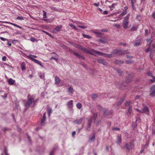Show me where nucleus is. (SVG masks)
Here are the masks:
<instances>
[{"instance_id": "nucleus-62", "label": "nucleus", "mask_w": 155, "mask_h": 155, "mask_svg": "<svg viewBox=\"0 0 155 155\" xmlns=\"http://www.w3.org/2000/svg\"><path fill=\"white\" fill-rule=\"evenodd\" d=\"M108 13V12L107 11H104L103 12V14L104 15H107Z\"/></svg>"}, {"instance_id": "nucleus-4", "label": "nucleus", "mask_w": 155, "mask_h": 155, "mask_svg": "<svg viewBox=\"0 0 155 155\" xmlns=\"http://www.w3.org/2000/svg\"><path fill=\"white\" fill-rule=\"evenodd\" d=\"M87 53L96 56L97 55L101 56L102 54H104L103 53L98 51L94 49H91L90 51H87Z\"/></svg>"}, {"instance_id": "nucleus-10", "label": "nucleus", "mask_w": 155, "mask_h": 155, "mask_svg": "<svg viewBox=\"0 0 155 155\" xmlns=\"http://www.w3.org/2000/svg\"><path fill=\"white\" fill-rule=\"evenodd\" d=\"M119 49L120 51L118 53L119 55H122L125 54H128L129 53V51L127 50L121 51L120 49Z\"/></svg>"}, {"instance_id": "nucleus-40", "label": "nucleus", "mask_w": 155, "mask_h": 155, "mask_svg": "<svg viewBox=\"0 0 155 155\" xmlns=\"http://www.w3.org/2000/svg\"><path fill=\"white\" fill-rule=\"evenodd\" d=\"M69 25L70 27L73 28L74 29L76 30H77V28L76 27L74 26L73 24H69Z\"/></svg>"}, {"instance_id": "nucleus-12", "label": "nucleus", "mask_w": 155, "mask_h": 155, "mask_svg": "<svg viewBox=\"0 0 155 155\" xmlns=\"http://www.w3.org/2000/svg\"><path fill=\"white\" fill-rule=\"evenodd\" d=\"M120 51V49H115L114 50H113L111 52V53L112 56H113L114 55L116 54H117V53H118Z\"/></svg>"}, {"instance_id": "nucleus-52", "label": "nucleus", "mask_w": 155, "mask_h": 155, "mask_svg": "<svg viewBox=\"0 0 155 155\" xmlns=\"http://www.w3.org/2000/svg\"><path fill=\"white\" fill-rule=\"evenodd\" d=\"M78 58H81L83 60H84L85 59V58L83 57L82 55H79V56L78 57Z\"/></svg>"}, {"instance_id": "nucleus-13", "label": "nucleus", "mask_w": 155, "mask_h": 155, "mask_svg": "<svg viewBox=\"0 0 155 155\" xmlns=\"http://www.w3.org/2000/svg\"><path fill=\"white\" fill-rule=\"evenodd\" d=\"M124 9L122 14L120 15L122 16L124 15L127 14V11L128 9V7L127 6H126L124 7Z\"/></svg>"}, {"instance_id": "nucleus-45", "label": "nucleus", "mask_w": 155, "mask_h": 155, "mask_svg": "<svg viewBox=\"0 0 155 155\" xmlns=\"http://www.w3.org/2000/svg\"><path fill=\"white\" fill-rule=\"evenodd\" d=\"M43 18H47V16H46V12L45 11H43Z\"/></svg>"}, {"instance_id": "nucleus-16", "label": "nucleus", "mask_w": 155, "mask_h": 155, "mask_svg": "<svg viewBox=\"0 0 155 155\" xmlns=\"http://www.w3.org/2000/svg\"><path fill=\"white\" fill-rule=\"evenodd\" d=\"M67 105L68 107L70 108L73 107V101L71 100L68 102Z\"/></svg>"}, {"instance_id": "nucleus-8", "label": "nucleus", "mask_w": 155, "mask_h": 155, "mask_svg": "<svg viewBox=\"0 0 155 155\" xmlns=\"http://www.w3.org/2000/svg\"><path fill=\"white\" fill-rule=\"evenodd\" d=\"M97 61L98 63L102 64L104 66H107V64L106 61L103 59H98L97 60Z\"/></svg>"}, {"instance_id": "nucleus-1", "label": "nucleus", "mask_w": 155, "mask_h": 155, "mask_svg": "<svg viewBox=\"0 0 155 155\" xmlns=\"http://www.w3.org/2000/svg\"><path fill=\"white\" fill-rule=\"evenodd\" d=\"M129 17L130 15L127 14L124 19L123 21V26L124 29H127L129 28L128 27V25Z\"/></svg>"}, {"instance_id": "nucleus-28", "label": "nucleus", "mask_w": 155, "mask_h": 155, "mask_svg": "<svg viewBox=\"0 0 155 155\" xmlns=\"http://www.w3.org/2000/svg\"><path fill=\"white\" fill-rule=\"evenodd\" d=\"M21 69L22 71L25 70V64L24 62H23L21 65Z\"/></svg>"}, {"instance_id": "nucleus-3", "label": "nucleus", "mask_w": 155, "mask_h": 155, "mask_svg": "<svg viewBox=\"0 0 155 155\" xmlns=\"http://www.w3.org/2000/svg\"><path fill=\"white\" fill-rule=\"evenodd\" d=\"M96 116V115L94 114L93 117H91L89 119L86 128V130L87 131L90 130L91 126V122H92V121L95 120V117Z\"/></svg>"}, {"instance_id": "nucleus-24", "label": "nucleus", "mask_w": 155, "mask_h": 155, "mask_svg": "<svg viewBox=\"0 0 155 155\" xmlns=\"http://www.w3.org/2000/svg\"><path fill=\"white\" fill-rule=\"evenodd\" d=\"M115 70L117 72V73L120 75H121L122 74V71H121L120 69L119 68H115Z\"/></svg>"}, {"instance_id": "nucleus-44", "label": "nucleus", "mask_w": 155, "mask_h": 155, "mask_svg": "<svg viewBox=\"0 0 155 155\" xmlns=\"http://www.w3.org/2000/svg\"><path fill=\"white\" fill-rule=\"evenodd\" d=\"M137 29V28L136 26H133L131 28L130 30L132 31H134L136 30Z\"/></svg>"}, {"instance_id": "nucleus-55", "label": "nucleus", "mask_w": 155, "mask_h": 155, "mask_svg": "<svg viewBox=\"0 0 155 155\" xmlns=\"http://www.w3.org/2000/svg\"><path fill=\"white\" fill-rule=\"evenodd\" d=\"M51 8L54 11H58L57 9L55 7H51Z\"/></svg>"}, {"instance_id": "nucleus-21", "label": "nucleus", "mask_w": 155, "mask_h": 155, "mask_svg": "<svg viewBox=\"0 0 155 155\" xmlns=\"http://www.w3.org/2000/svg\"><path fill=\"white\" fill-rule=\"evenodd\" d=\"M83 118H81L80 119L76 120L75 122H76V123L77 124H80L81 123V122H82L83 120Z\"/></svg>"}, {"instance_id": "nucleus-27", "label": "nucleus", "mask_w": 155, "mask_h": 155, "mask_svg": "<svg viewBox=\"0 0 155 155\" xmlns=\"http://www.w3.org/2000/svg\"><path fill=\"white\" fill-rule=\"evenodd\" d=\"M125 62L126 64H132L134 63V61L130 59L129 60H126L125 61Z\"/></svg>"}, {"instance_id": "nucleus-51", "label": "nucleus", "mask_w": 155, "mask_h": 155, "mask_svg": "<svg viewBox=\"0 0 155 155\" xmlns=\"http://www.w3.org/2000/svg\"><path fill=\"white\" fill-rule=\"evenodd\" d=\"M78 26L79 27H80V28H82V29H85L86 28V27L84 26H81V25H78Z\"/></svg>"}, {"instance_id": "nucleus-23", "label": "nucleus", "mask_w": 155, "mask_h": 155, "mask_svg": "<svg viewBox=\"0 0 155 155\" xmlns=\"http://www.w3.org/2000/svg\"><path fill=\"white\" fill-rule=\"evenodd\" d=\"M124 63L123 61H119L118 60H116L115 61V63L117 64L120 65L123 64Z\"/></svg>"}, {"instance_id": "nucleus-32", "label": "nucleus", "mask_w": 155, "mask_h": 155, "mask_svg": "<svg viewBox=\"0 0 155 155\" xmlns=\"http://www.w3.org/2000/svg\"><path fill=\"white\" fill-rule=\"evenodd\" d=\"M48 113V116L49 117L50 114L52 113V110L51 108L48 107L47 110Z\"/></svg>"}, {"instance_id": "nucleus-57", "label": "nucleus", "mask_w": 155, "mask_h": 155, "mask_svg": "<svg viewBox=\"0 0 155 155\" xmlns=\"http://www.w3.org/2000/svg\"><path fill=\"white\" fill-rule=\"evenodd\" d=\"M101 31L102 32H107V29H103L101 30Z\"/></svg>"}, {"instance_id": "nucleus-7", "label": "nucleus", "mask_w": 155, "mask_h": 155, "mask_svg": "<svg viewBox=\"0 0 155 155\" xmlns=\"http://www.w3.org/2000/svg\"><path fill=\"white\" fill-rule=\"evenodd\" d=\"M62 26L61 25H60L56 26L53 30V32L55 33H57L58 31H60L62 28Z\"/></svg>"}, {"instance_id": "nucleus-15", "label": "nucleus", "mask_w": 155, "mask_h": 155, "mask_svg": "<svg viewBox=\"0 0 155 155\" xmlns=\"http://www.w3.org/2000/svg\"><path fill=\"white\" fill-rule=\"evenodd\" d=\"M8 84L10 85H13L15 82V80L10 78L8 80Z\"/></svg>"}, {"instance_id": "nucleus-58", "label": "nucleus", "mask_w": 155, "mask_h": 155, "mask_svg": "<svg viewBox=\"0 0 155 155\" xmlns=\"http://www.w3.org/2000/svg\"><path fill=\"white\" fill-rule=\"evenodd\" d=\"M6 56H3L2 58V60L3 61H5L6 60Z\"/></svg>"}, {"instance_id": "nucleus-41", "label": "nucleus", "mask_w": 155, "mask_h": 155, "mask_svg": "<svg viewBox=\"0 0 155 155\" xmlns=\"http://www.w3.org/2000/svg\"><path fill=\"white\" fill-rule=\"evenodd\" d=\"M10 24H11L12 25L15 26L16 27H17L18 28H21V27L20 26H19V25H17L16 24H14V23H11Z\"/></svg>"}, {"instance_id": "nucleus-49", "label": "nucleus", "mask_w": 155, "mask_h": 155, "mask_svg": "<svg viewBox=\"0 0 155 155\" xmlns=\"http://www.w3.org/2000/svg\"><path fill=\"white\" fill-rule=\"evenodd\" d=\"M127 58L130 59H132L133 58V57L131 56L127 55L126 56Z\"/></svg>"}, {"instance_id": "nucleus-20", "label": "nucleus", "mask_w": 155, "mask_h": 155, "mask_svg": "<svg viewBox=\"0 0 155 155\" xmlns=\"http://www.w3.org/2000/svg\"><path fill=\"white\" fill-rule=\"evenodd\" d=\"M145 107H144L143 109H142L141 110H139V109L136 108L135 109V110L138 111L140 113H144L145 112Z\"/></svg>"}, {"instance_id": "nucleus-47", "label": "nucleus", "mask_w": 155, "mask_h": 155, "mask_svg": "<svg viewBox=\"0 0 155 155\" xmlns=\"http://www.w3.org/2000/svg\"><path fill=\"white\" fill-rule=\"evenodd\" d=\"M132 127L134 129L137 127V125L136 123H134L133 124H132Z\"/></svg>"}, {"instance_id": "nucleus-30", "label": "nucleus", "mask_w": 155, "mask_h": 155, "mask_svg": "<svg viewBox=\"0 0 155 155\" xmlns=\"http://www.w3.org/2000/svg\"><path fill=\"white\" fill-rule=\"evenodd\" d=\"M91 97L92 99L94 100L97 97V95L96 94H93L91 95Z\"/></svg>"}, {"instance_id": "nucleus-17", "label": "nucleus", "mask_w": 155, "mask_h": 155, "mask_svg": "<svg viewBox=\"0 0 155 155\" xmlns=\"http://www.w3.org/2000/svg\"><path fill=\"white\" fill-rule=\"evenodd\" d=\"M32 61L35 62V63L39 64L41 67H43V66L41 64V62L39 61L38 60L35 59H32Z\"/></svg>"}, {"instance_id": "nucleus-22", "label": "nucleus", "mask_w": 155, "mask_h": 155, "mask_svg": "<svg viewBox=\"0 0 155 155\" xmlns=\"http://www.w3.org/2000/svg\"><path fill=\"white\" fill-rule=\"evenodd\" d=\"M0 94H4V95L3 96L2 94L1 95V96L2 97H3L4 98H7V94L6 93H5L4 91H0Z\"/></svg>"}, {"instance_id": "nucleus-63", "label": "nucleus", "mask_w": 155, "mask_h": 155, "mask_svg": "<svg viewBox=\"0 0 155 155\" xmlns=\"http://www.w3.org/2000/svg\"><path fill=\"white\" fill-rule=\"evenodd\" d=\"M74 54L76 56H77L78 57L79 56V55H80L79 54H78L77 53L75 52H74Z\"/></svg>"}, {"instance_id": "nucleus-11", "label": "nucleus", "mask_w": 155, "mask_h": 155, "mask_svg": "<svg viewBox=\"0 0 155 155\" xmlns=\"http://www.w3.org/2000/svg\"><path fill=\"white\" fill-rule=\"evenodd\" d=\"M121 136H117V140L116 141L117 144L118 145H120L121 143Z\"/></svg>"}, {"instance_id": "nucleus-2", "label": "nucleus", "mask_w": 155, "mask_h": 155, "mask_svg": "<svg viewBox=\"0 0 155 155\" xmlns=\"http://www.w3.org/2000/svg\"><path fill=\"white\" fill-rule=\"evenodd\" d=\"M37 102V101H34L33 98H29L27 102L25 104L26 107H28L31 106L33 107L35 105V104Z\"/></svg>"}, {"instance_id": "nucleus-5", "label": "nucleus", "mask_w": 155, "mask_h": 155, "mask_svg": "<svg viewBox=\"0 0 155 155\" xmlns=\"http://www.w3.org/2000/svg\"><path fill=\"white\" fill-rule=\"evenodd\" d=\"M125 147L126 149L129 150L132 149L134 147V145L133 142H130L129 143H126L125 145Z\"/></svg>"}, {"instance_id": "nucleus-61", "label": "nucleus", "mask_w": 155, "mask_h": 155, "mask_svg": "<svg viewBox=\"0 0 155 155\" xmlns=\"http://www.w3.org/2000/svg\"><path fill=\"white\" fill-rule=\"evenodd\" d=\"M94 5L95 6H97V7H98V6H99V3L98 2V3H94Z\"/></svg>"}, {"instance_id": "nucleus-50", "label": "nucleus", "mask_w": 155, "mask_h": 155, "mask_svg": "<svg viewBox=\"0 0 155 155\" xmlns=\"http://www.w3.org/2000/svg\"><path fill=\"white\" fill-rule=\"evenodd\" d=\"M149 109L147 107H146V114L149 115Z\"/></svg>"}, {"instance_id": "nucleus-48", "label": "nucleus", "mask_w": 155, "mask_h": 155, "mask_svg": "<svg viewBox=\"0 0 155 155\" xmlns=\"http://www.w3.org/2000/svg\"><path fill=\"white\" fill-rule=\"evenodd\" d=\"M30 40L32 42H34L36 41V39H35V38H31L30 39Z\"/></svg>"}, {"instance_id": "nucleus-56", "label": "nucleus", "mask_w": 155, "mask_h": 155, "mask_svg": "<svg viewBox=\"0 0 155 155\" xmlns=\"http://www.w3.org/2000/svg\"><path fill=\"white\" fill-rule=\"evenodd\" d=\"M8 130H9V129L7 128H4L2 129V130L4 132H5L6 131Z\"/></svg>"}, {"instance_id": "nucleus-26", "label": "nucleus", "mask_w": 155, "mask_h": 155, "mask_svg": "<svg viewBox=\"0 0 155 155\" xmlns=\"http://www.w3.org/2000/svg\"><path fill=\"white\" fill-rule=\"evenodd\" d=\"M78 47L81 49L82 50L86 52L87 53V51H88L86 48H85L81 46L78 45Z\"/></svg>"}, {"instance_id": "nucleus-60", "label": "nucleus", "mask_w": 155, "mask_h": 155, "mask_svg": "<svg viewBox=\"0 0 155 155\" xmlns=\"http://www.w3.org/2000/svg\"><path fill=\"white\" fill-rule=\"evenodd\" d=\"M12 42L13 43H14L16 42H18V41L17 40H12Z\"/></svg>"}, {"instance_id": "nucleus-29", "label": "nucleus", "mask_w": 155, "mask_h": 155, "mask_svg": "<svg viewBox=\"0 0 155 155\" xmlns=\"http://www.w3.org/2000/svg\"><path fill=\"white\" fill-rule=\"evenodd\" d=\"M97 41L99 42L104 44L106 41H107V40L104 39H98Z\"/></svg>"}, {"instance_id": "nucleus-25", "label": "nucleus", "mask_w": 155, "mask_h": 155, "mask_svg": "<svg viewBox=\"0 0 155 155\" xmlns=\"http://www.w3.org/2000/svg\"><path fill=\"white\" fill-rule=\"evenodd\" d=\"M132 102L130 101H126L125 102V105L126 106L128 107H130V106H132L131 105L132 104Z\"/></svg>"}, {"instance_id": "nucleus-9", "label": "nucleus", "mask_w": 155, "mask_h": 155, "mask_svg": "<svg viewBox=\"0 0 155 155\" xmlns=\"http://www.w3.org/2000/svg\"><path fill=\"white\" fill-rule=\"evenodd\" d=\"M150 91H151L150 94V95L151 97H153L155 96V85L152 86L150 88Z\"/></svg>"}, {"instance_id": "nucleus-18", "label": "nucleus", "mask_w": 155, "mask_h": 155, "mask_svg": "<svg viewBox=\"0 0 155 155\" xmlns=\"http://www.w3.org/2000/svg\"><path fill=\"white\" fill-rule=\"evenodd\" d=\"M61 80L59 78L58 76H56L55 77V84H59Z\"/></svg>"}, {"instance_id": "nucleus-19", "label": "nucleus", "mask_w": 155, "mask_h": 155, "mask_svg": "<svg viewBox=\"0 0 155 155\" xmlns=\"http://www.w3.org/2000/svg\"><path fill=\"white\" fill-rule=\"evenodd\" d=\"M104 55V57H107L108 58H110L113 57V56L112 55L111 53L110 54H105L104 53V54H102L101 55Z\"/></svg>"}, {"instance_id": "nucleus-46", "label": "nucleus", "mask_w": 155, "mask_h": 155, "mask_svg": "<svg viewBox=\"0 0 155 155\" xmlns=\"http://www.w3.org/2000/svg\"><path fill=\"white\" fill-rule=\"evenodd\" d=\"M55 150V149L54 148L53 149V150L51 151L50 155H54V152Z\"/></svg>"}, {"instance_id": "nucleus-14", "label": "nucleus", "mask_w": 155, "mask_h": 155, "mask_svg": "<svg viewBox=\"0 0 155 155\" xmlns=\"http://www.w3.org/2000/svg\"><path fill=\"white\" fill-rule=\"evenodd\" d=\"M126 83H129L132 79V77L131 75L129 74L128 75V77H127L126 78Z\"/></svg>"}, {"instance_id": "nucleus-64", "label": "nucleus", "mask_w": 155, "mask_h": 155, "mask_svg": "<svg viewBox=\"0 0 155 155\" xmlns=\"http://www.w3.org/2000/svg\"><path fill=\"white\" fill-rule=\"evenodd\" d=\"M152 16L153 18L155 19V11L153 13Z\"/></svg>"}, {"instance_id": "nucleus-38", "label": "nucleus", "mask_w": 155, "mask_h": 155, "mask_svg": "<svg viewBox=\"0 0 155 155\" xmlns=\"http://www.w3.org/2000/svg\"><path fill=\"white\" fill-rule=\"evenodd\" d=\"M76 106L77 108L80 109L81 107V103H78L77 104Z\"/></svg>"}, {"instance_id": "nucleus-53", "label": "nucleus", "mask_w": 155, "mask_h": 155, "mask_svg": "<svg viewBox=\"0 0 155 155\" xmlns=\"http://www.w3.org/2000/svg\"><path fill=\"white\" fill-rule=\"evenodd\" d=\"M39 76H40V77L41 78V79H43V78H44V75L43 74H39Z\"/></svg>"}, {"instance_id": "nucleus-59", "label": "nucleus", "mask_w": 155, "mask_h": 155, "mask_svg": "<svg viewBox=\"0 0 155 155\" xmlns=\"http://www.w3.org/2000/svg\"><path fill=\"white\" fill-rule=\"evenodd\" d=\"M120 129L118 127H114V128H113V130H120Z\"/></svg>"}, {"instance_id": "nucleus-35", "label": "nucleus", "mask_w": 155, "mask_h": 155, "mask_svg": "<svg viewBox=\"0 0 155 155\" xmlns=\"http://www.w3.org/2000/svg\"><path fill=\"white\" fill-rule=\"evenodd\" d=\"M117 4L116 3H113L111 6H109V8L111 10L113 9L115 6Z\"/></svg>"}, {"instance_id": "nucleus-31", "label": "nucleus", "mask_w": 155, "mask_h": 155, "mask_svg": "<svg viewBox=\"0 0 155 155\" xmlns=\"http://www.w3.org/2000/svg\"><path fill=\"white\" fill-rule=\"evenodd\" d=\"M29 58L32 60V59H34V58H37V57L35 55H33L32 54H30L28 56Z\"/></svg>"}, {"instance_id": "nucleus-6", "label": "nucleus", "mask_w": 155, "mask_h": 155, "mask_svg": "<svg viewBox=\"0 0 155 155\" xmlns=\"http://www.w3.org/2000/svg\"><path fill=\"white\" fill-rule=\"evenodd\" d=\"M147 74L148 76H150L153 78L152 79L150 80V81L151 82L153 83L155 82V77L152 74L150 71H147Z\"/></svg>"}, {"instance_id": "nucleus-39", "label": "nucleus", "mask_w": 155, "mask_h": 155, "mask_svg": "<svg viewBox=\"0 0 155 155\" xmlns=\"http://www.w3.org/2000/svg\"><path fill=\"white\" fill-rule=\"evenodd\" d=\"M46 120V119L42 118L41 120V124L42 125H43L45 124V122Z\"/></svg>"}, {"instance_id": "nucleus-36", "label": "nucleus", "mask_w": 155, "mask_h": 155, "mask_svg": "<svg viewBox=\"0 0 155 155\" xmlns=\"http://www.w3.org/2000/svg\"><path fill=\"white\" fill-rule=\"evenodd\" d=\"M82 35L85 38H86L88 39H90L91 38V37L88 35H85V34H83Z\"/></svg>"}, {"instance_id": "nucleus-34", "label": "nucleus", "mask_w": 155, "mask_h": 155, "mask_svg": "<svg viewBox=\"0 0 155 155\" xmlns=\"http://www.w3.org/2000/svg\"><path fill=\"white\" fill-rule=\"evenodd\" d=\"M124 100V98H121V100L120 101H119L117 104V106H119L122 103V102Z\"/></svg>"}, {"instance_id": "nucleus-54", "label": "nucleus", "mask_w": 155, "mask_h": 155, "mask_svg": "<svg viewBox=\"0 0 155 155\" xmlns=\"http://www.w3.org/2000/svg\"><path fill=\"white\" fill-rule=\"evenodd\" d=\"M17 19L18 20H21L23 19V18L22 17L18 16L17 18Z\"/></svg>"}, {"instance_id": "nucleus-33", "label": "nucleus", "mask_w": 155, "mask_h": 155, "mask_svg": "<svg viewBox=\"0 0 155 155\" xmlns=\"http://www.w3.org/2000/svg\"><path fill=\"white\" fill-rule=\"evenodd\" d=\"M68 92L71 93H73V88L71 87H69L68 89Z\"/></svg>"}, {"instance_id": "nucleus-42", "label": "nucleus", "mask_w": 155, "mask_h": 155, "mask_svg": "<svg viewBox=\"0 0 155 155\" xmlns=\"http://www.w3.org/2000/svg\"><path fill=\"white\" fill-rule=\"evenodd\" d=\"M95 139V137L94 135H93L92 137L90 138V141H94Z\"/></svg>"}, {"instance_id": "nucleus-43", "label": "nucleus", "mask_w": 155, "mask_h": 155, "mask_svg": "<svg viewBox=\"0 0 155 155\" xmlns=\"http://www.w3.org/2000/svg\"><path fill=\"white\" fill-rule=\"evenodd\" d=\"M140 41H137L135 42L134 45L135 46H138L140 45Z\"/></svg>"}, {"instance_id": "nucleus-37", "label": "nucleus", "mask_w": 155, "mask_h": 155, "mask_svg": "<svg viewBox=\"0 0 155 155\" xmlns=\"http://www.w3.org/2000/svg\"><path fill=\"white\" fill-rule=\"evenodd\" d=\"M128 112L130 114L132 112V106H130V107H128Z\"/></svg>"}]
</instances>
